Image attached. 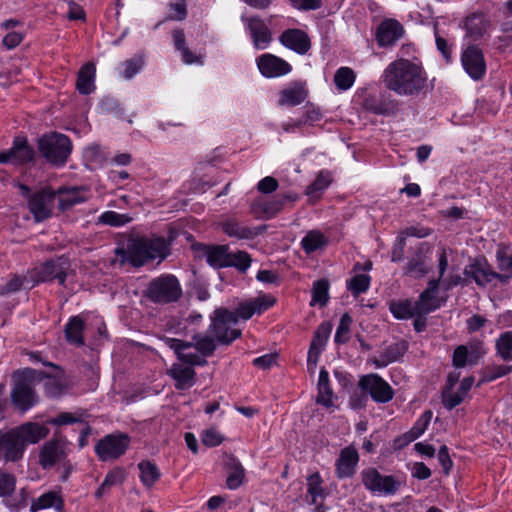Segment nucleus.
Wrapping results in <instances>:
<instances>
[{
	"label": "nucleus",
	"instance_id": "1a4fd4ad",
	"mask_svg": "<svg viewBox=\"0 0 512 512\" xmlns=\"http://www.w3.org/2000/svg\"><path fill=\"white\" fill-rule=\"evenodd\" d=\"M16 477L14 474L0 469V498L5 499V505L14 512H17L28 505L29 494L25 488L20 489L17 495Z\"/></svg>",
	"mask_w": 512,
	"mask_h": 512
},
{
	"label": "nucleus",
	"instance_id": "6e6552de",
	"mask_svg": "<svg viewBox=\"0 0 512 512\" xmlns=\"http://www.w3.org/2000/svg\"><path fill=\"white\" fill-rule=\"evenodd\" d=\"M69 269V259L67 257L60 256L55 259H49L35 267L32 271L31 277L36 282H50L57 279L59 284L64 286L67 277V271Z\"/></svg>",
	"mask_w": 512,
	"mask_h": 512
},
{
	"label": "nucleus",
	"instance_id": "e433bc0d",
	"mask_svg": "<svg viewBox=\"0 0 512 512\" xmlns=\"http://www.w3.org/2000/svg\"><path fill=\"white\" fill-rule=\"evenodd\" d=\"M307 95L308 93L303 83L295 82L291 87L281 91L279 104L296 106L301 104L306 99Z\"/></svg>",
	"mask_w": 512,
	"mask_h": 512
},
{
	"label": "nucleus",
	"instance_id": "a18cd8bd",
	"mask_svg": "<svg viewBox=\"0 0 512 512\" xmlns=\"http://www.w3.org/2000/svg\"><path fill=\"white\" fill-rule=\"evenodd\" d=\"M432 418V411L427 410L425 411L420 418L416 421L414 426L403 435V438L405 439V444H408L417 438H419L424 431L427 429V426Z\"/></svg>",
	"mask_w": 512,
	"mask_h": 512
},
{
	"label": "nucleus",
	"instance_id": "4468645a",
	"mask_svg": "<svg viewBox=\"0 0 512 512\" xmlns=\"http://www.w3.org/2000/svg\"><path fill=\"white\" fill-rule=\"evenodd\" d=\"M462 65L468 75L478 81L486 73V62L482 50L476 45L468 46L461 56Z\"/></svg>",
	"mask_w": 512,
	"mask_h": 512
},
{
	"label": "nucleus",
	"instance_id": "58836bf2",
	"mask_svg": "<svg viewBox=\"0 0 512 512\" xmlns=\"http://www.w3.org/2000/svg\"><path fill=\"white\" fill-rule=\"evenodd\" d=\"M425 259L426 255L424 254L423 249L421 247L418 248L415 254L407 262L405 273L416 279L424 277L430 270Z\"/></svg>",
	"mask_w": 512,
	"mask_h": 512
},
{
	"label": "nucleus",
	"instance_id": "412c9836",
	"mask_svg": "<svg viewBox=\"0 0 512 512\" xmlns=\"http://www.w3.org/2000/svg\"><path fill=\"white\" fill-rule=\"evenodd\" d=\"M65 440L51 439L44 444L40 451L39 462L44 469L50 468L55 463L66 457Z\"/></svg>",
	"mask_w": 512,
	"mask_h": 512
},
{
	"label": "nucleus",
	"instance_id": "5fc2aeb1",
	"mask_svg": "<svg viewBox=\"0 0 512 512\" xmlns=\"http://www.w3.org/2000/svg\"><path fill=\"white\" fill-rule=\"evenodd\" d=\"M307 486V492L311 496L312 503L316 504L317 498H322L324 496V490L322 488V479L318 472L308 476Z\"/></svg>",
	"mask_w": 512,
	"mask_h": 512
},
{
	"label": "nucleus",
	"instance_id": "b1692460",
	"mask_svg": "<svg viewBox=\"0 0 512 512\" xmlns=\"http://www.w3.org/2000/svg\"><path fill=\"white\" fill-rule=\"evenodd\" d=\"M403 33V26L397 20L388 19L378 26L376 40L381 47L390 46L400 39Z\"/></svg>",
	"mask_w": 512,
	"mask_h": 512
},
{
	"label": "nucleus",
	"instance_id": "3c124183",
	"mask_svg": "<svg viewBox=\"0 0 512 512\" xmlns=\"http://www.w3.org/2000/svg\"><path fill=\"white\" fill-rule=\"evenodd\" d=\"M331 183L329 173L320 172L316 179L307 186L306 194L311 198H317L318 194L325 190Z\"/></svg>",
	"mask_w": 512,
	"mask_h": 512
},
{
	"label": "nucleus",
	"instance_id": "052dcab7",
	"mask_svg": "<svg viewBox=\"0 0 512 512\" xmlns=\"http://www.w3.org/2000/svg\"><path fill=\"white\" fill-rule=\"evenodd\" d=\"M187 3L185 0H178L169 4V14L166 20L182 21L187 17Z\"/></svg>",
	"mask_w": 512,
	"mask_h": 512
},
{
	"label": "nucleus",
	"instance_id": "aec40b11",
	"mask_svg": "<svg viewBox=\"0 0 512 512\" xmlns=\"http://www.w3.org/2000/svg\"><path fill=\"white\" fill-rule=\"evenodd\" d=\"M438 288L439 279L429 280L427 288L420 293L416 301L418 314H429L441 307L444 301L437 296Z\"/></svg>",
	"mask_w": 512,
	"mask_h": 512
},
{
	"label": "nucleus",
	"instance_id": "cd10ccee",
	"mask_svg": "<svg viewBox=\"0 0 512 512\" xmlns=\"http://www.w3.org/2000/svg\"><path fill=\"white\" fill-rule=\"evenodd\" d=\"M358 460V452L354 447L348 446L342 449L339 458L336 461V472L338 478L343 479L353 476Z\"/></svg>",
	"mask_w": 512,
	"mask_h": 512
},
{
	"label": "nucleus",
	"instance_id": "39448f33",
	"mask_svg": "<svg viewBox=\"0 0 512 512\" xmlns=\"http://www.w3.org/2000/svg\"><path fill=\"white\" fill-rule=\"evenodd\" d=\"M35 371L30 368L19 372L14 381L11 391V401L13 405L25 412L38 402V396L33 388Z\"/></svg>",
	"mask_w": 512,
	"mask_h": 512
},
{
	"label": "nucleus",
	"instance_id": "6e6d98bb",
	"mask_svg": "<svg viewBox=\"0 0 512 512\" xmlns=\"http://www.w3.org/2000/svg\"><path fill=\"white\" fill-rule=\"evenodd\" d=\"M132 220L127 214H119L114 211H106L99 217V222L105 225L119 227L129 223Z\"/></svg>",
	"mask_w": 512,
	"mask_h": 512
},
{
	"label": "nucleus",
	"instance_id": "c756f323",
	"mask_svg": "<svg viewBox=\"0 0 512 512\" xmlns=\"http://www.w3.org/2000/svg\"><path fill=\"white\" fill-rule=\"evenodd\" d=\"M364 108L376 115H394L398 110V103L395 100L388 99L384 96H370L364 100Z\"/></svg>",
	"mask_w": 512,
	"mask_h": 512
},
{
	"label": "nucleus",
	"instance_id": "f704fd0d",
	"mask_svg": "<svg viewBox=\"0 0 512 512\" xmlns=\"http://www.w3.org/2000/svg\"><path fill=\"white\" fill-rule=\"evenodd\" d=\"M96 67L92 62L83 65L77 76L76 89L82 95H88L95 90Z\"/></svg>",
	"mask_w": 512,
	"mask_h": 512
},
{
	"label": "nucleus",
	"instance_id": "4d7b16f0",
	"mask_svg": "<svg viewBox=\"0 0 512 512\" xmlns=\"http://www.w3.org/2000/svg\"><path fill=\"white\" fill-rule=\"evenodd\" d=\"M352 324V318L348 313L342 315L340 323L337 327L335 334V342L338 344H344L349 340L350 326Z\"/></svg>",
	"mask_w": 512,
	"mask_h": 512
},
{
	"label": "nucleus",
	"instance_id": "09e8293b",
	"mask_svg": "<svg viewBox=\"0 0 512 512\" xmlns=\"http://www.w3.org/2000/svg\"><path fill=\"white\" fill-rule=\"evenodd\" d=\"M301 244L304 251L309 254L325 246L326 240L320 232L311 231L302 239Z\"/></svg>",
	"mask_w": 512,
	"mask_h": 512
},
{
	"label": "nucleus",
	"instance_id": "13d9d810",
	"mask_svg": "<svg viewBox=\"0 0 512 512\" xmlns=\"http://www.w3.org/2000/svg\"><path fill=\"white\" fill-rule=\"evenodd\" d=\"M441 398L443 406L452 410L463 402L465 396L459 391L453 392V389H442Z\"/></svg>",
	"mask_w": 512,
	"mask_h": 512
},
{
	"label": "nucleus",
	"instance_id": "f03ea898",
	"mask_svg": "<svg viewBox=\"0 0 512 512\" xmlns=\"http://www.w3.org/2000/svg\"><path fill=\"white\" fill-rule=\"evenodd\" d=\"M385 87L398 95L413 96L428 89V77L424 68L408 59L399 58L384 70Z\"/></svg>",
	"mask_w": 512,
	"mask_h": 512
},
{
	"label": "nucleus",
	"instance_id": "ddd939ff",
	"mask_svg": "<svg viewBox=\"0 0 512 512\" xmlns=\"http://www.w3.org/2000/svg\"><path fill=\"white\" fill-rule=\"evenodd\" d=\"M24 451V441L16 427L6 432L0 430V453L6 461L15 462L21 459Z\"/></svg>",
	"mask_w": 512,
	"mask_h": 512
},
{
	"label": "nucleus",
	"instance_id": "0eeeda50",
	"mask_svg": "<svg viewBox=\"0 0 512 512\" xmlns=\"http://www.w3.org/2000/svg\"><path fill=\"white\" fill-rule=\"evenodd\" d=\"M131 439L125 433H113L100 439L95 445V453L99 460L106 462L116 460L125 454Z\"/></svg>",
	"mask_w": 512,
	"mask_h": 512
},
{
	"label": "nucleus",
	"instance_id": "4c0bfd02",
	"mask_svg": "<svg viewBox=\"0 0 512 512\" xmlns=\"http://www.w3.org/2000/svg\"><path fill=\"white\" fill-rule=\"evenodd\" d=\"M488 21L483 14H472L465 20L466 36L477 41L487 32Z\"/></svg>",
	"mask_w": 512,
	"mask_h": 512
},
{
	"label": "nucleus",
	"instance_id": "ea45409f",
	"mask_svg": "<svg viewBox=\"0 0 512 512\" xmlns=\"http://www.w3.org/2000/svg\"><path fill=\"white\" fill-rule=\"evenodd\" d=\"M317 388H318V395L316 398V403L320 404L326 408L332 407L333 406V401H332L333 391H332L330 383H329L328 371L324 367L320 370Z\"/></svg>",
	"mask_w": 512,
	"mask_h": 512
},
{
	"label": "nucleus",
	"instance_id": "473e14b6",
	"mask_svg": "<svg viewBox=\"0 0 512 512\" xmlns=\"http://www.w3.org/2000/svg\"><path fill=\"white\" fill-rule=\"evenodd\" d=\"M331 330L332 325L329 322H323L322 324L319 325V327L314 333L313 339L310 344L308 353L309 362H317L321 349L324 347L326 341L328 340Z\"/></svg>",
	"mask_w": 512,
	"mask_h": 512
},
{
	"label": "nucleus",
	"instance_id": "680f3d73",
	"mask_svg": "<svg viewBox=\"0 0 512 512\" xmlns=\"http://www.w3.org/2000/svg\"><path fill=\"white\" fill-rule=\"evenodd\" d=\"M512 371L511 365H492L486 367L484 371L483 381H493L497 378L505 376Z\"/></svg>",
	"mask_w": 512,
	"mask_h": 512
},
{
	"label": "nucleus",
	"instance_id": "0e129e2a",
	"mask_svg": "<svg viewBox=\"0 0 512 512\" xmlns=\"http://www.w3.org/2000/svg\"><path fill=\"white\" fill-rule=\"evenodd\" d=\"M285 204V197H277L262 205V211L266 218L274 217L279 211L282 210Z\"/></svg>",
	"mask_w": 512,
	"mask_h": 512
},
{
	"label": "nucleus",
	"instance_id": "a211bd4d",
	"mask_svg": "<svg viewBox=\"0 0 512 512\" xmlns=\"http://www.w3.org/2000/svg\"><path fill=\"white\" fill-rule=\"evenodd\" d=\"M279 42L300 55L306 54L311 48L310 37L304 30L298 28L284 30L279 35Z\"/></svg>",
	"mask_w": 512,
	"mask_h": 512
},
{
	"label": "nucleus",
	"instance_id": "e2e57ef3",
	"mask_svg": "<svg viewBox=\"0 0 512 512\" xmlns=\"http://www.w3.org/2000/svg\"><path fill=\"white\" fill-rule=\"evenodd\" d=\"M44 382L45 393L50 397H57L63 393L64 386L62 382L52 376L46 375Z\"/></svg>",
	"mask_w": 512,
	"mask_h": 512
},
{
	"label": "nucleus",
	"instance_id": "dca6fc26",
	"mask_svg": "<svg viewBox=\"0 0 512 512\" xmlns=\"http://www.w3.org/2000/svg\"><path fill=\"white\" fill-rule=\"evenodd\" d=\"M245 23L254 48L258 50L266 49L273 40V33L265 21L259 16H252L246 18Z\"/></svg>",
	"mask_w": 512,
	"mask_h": 512
},
{
	"label": "nucleus",
	"instance_id": "c03bdc74",
	"mask_svg": "<svg viewBox=\"0 0 512 512\" xmlns=\"http://www.w3.org/2000/svg\"><path fill=\"white\" fill-rule=\"evenodd\" d=\"M140 470V480L147 488H151L161 476V473L155 463L145 460L138 463Z\"/></svg>",
	"mask_w": 512,
	"mask_h": 512
},
{
	"label": "nucleus",
	"instance_id": "c85d7f7f",
	"mask_svg": "<svg viewBox=\"0 0 512 512\" xmlns=\"http://www.w3.org/2000/svg\"><path fill=\"white\" fill-rule=\"evenodd\" d=\"M408 342L405 340H400L395 343L390 344L385 348V350L373 360V363L376 367H386L390 363L399 361L404 354L408 350Z\"/></svg>",
	"mask_w": 512,
	"mask_h": 512
},
{
	"label": "nucleus",
	"instance_id": "69168bd1",
	"mask_svg": "<svg viewBox=\"0 0 512 512\" xmlns=\"http://www.w3.org/2000/svg\"><path fill=\"white\" fill-rule=\"evenodd\" d=\"M25 280V276H12V278L5 285L0 287V295H7L19 291Z\"/></svg>",
	"mask_w": 512,
	"mask_h": 512
},
{
	"label": "nucleus",
	"instance_id": "423d86ee",
	"mask_svg": "<svg viewBox=\"0 0 512 512\" xmlns=\"http://www.w3.org/2000/svg\"><path fill=\"white\" fill-rule=\"evenodd\" d=\"M237 315L226 308H218L211 318L210 331L214 334L217 342L229 345L241 336V330L235 328Z\"/></svg>",
	"mask_w": 512,
	"mask_h": 512
},
{
	"label": "nucleus",
	"instance_id": "f257e3e1",
	"mask_svg": "<svg viewBox=\"0 0 512 512\" xmlns=\"http://www.w3.org/2000/svg\"><path fill=\"white\" fill-rule=\"evenodd\" d=\"M170 243L162 236L135 237L128 239L126 245L118 246L111 264L124 267L129 264L140 268L156 259L162 262L170 254Z\"/></svg>",
	"mask_w": 512,
	"mask_h": 512
},
{
	"label": "nucleus",
	"instance_id": "2eb2a0df",
	"mask_svg": "<svg viewBox=\"0 0 512 512\" xmlns=\"http://www.w3.org/2000/svg\"><path fill=\"white\" fill-rule=\"evenodd\" d=\"M58 208L62 212L70 210L77 204L88 201L91 197L87 186L59 187L56 191Z\"/></svg>",
	"mask_w": 512,
	"mask_h": 512
},
{
	"label": "nucleus",
	"instance_id": "49530a36",
	"mask_svg": "<svg viewBox=\"0 0 512 512\" xmlns=\"http://www.w3.org/2000/svg\"><path fill=\"white\" fill-rule=\"evenodd\" d=\"M329 281L327 279H319L313 283L311 306L319 304L325 306L329 300Z\"/></svg>",
	"mask_w": 512,
	"mask_h": 512
},
{
	"label": "nucleus",
	"instance_id": "bb28decb",
	"mask_svg": "<svg viewBox=\"0 0 512 512\" xmlns=\"http://www.w3.org/2000/svg\"><path fill=\"white\" fill-rule=\"evenodd\" d=\"M167 375L175 381L177 390H187L196 382V372L193 367L184 366L181 363H174L167 371Z\"/></svg>",
	"mask_w": 512,
	"mask_h": 512
},
{
	"label": "nucleus",
	"instance_id": "864d4df0",
	"mask_svg": "<svg viewBox=\"0 0 512 512\" xmlns=\"http://www.w3.org/2000/svg\"><path fill=\"white\" fill-rule=\"evenodd\" d=\"M370 286V276L366 274L355 275L348 283L347 288L352 295L357 297L366 292Z\"/></svg>",
	"mask_w": 512,
	"mask_h": 512
},
{
	"label": "nucleus",
	"instance_id": "f8f14e48",
	"mask_svg": "<svg viewBox=\"0 0 512 512\" xmlns=\"http://www.w3.org/2000/svg\"><path fill=\"white\" fill-rule=\"evenodd\" d=\"M56 193L45 188L33 194L29 200V209L37 222L44 221L52 215Z\"/></svg>",
	"mask_w": 512,
	"mask_h": 512
},
{
	"label": "nucleus",
	"instance_id": "6ab92c4d",
	"mask_svg": "<svg viewBox=\"0 0 512 512\" xmlns=\"http://www.w3.org/2000/svg\"><path fill=\"white\" fill-rule=\"evenodd\" d=\"M260 73L267 78H275L288 74L292 67L280 57L266 53L257 58Z\"/></svg>",
	"mask_w": 512,
	"mask_h": 512
},
{
	"label": "nucleus",
	"instance_id": "a19ab883",
	"mask_svg": "<svg viewBox=\"0 0 512 512\" xmlns=\"http://www.w3.org/2000/svg\"><path fill=\"white\" fill-rule=\"evenodd\" d=\"M390 312L397 319H410L418 314V307L416 301L412 300H400L392 301L389 305Z\"/></svg>",
	"mask_w": 512,
	"mask_h": 512
},
{
	"label": "nucleus",
	"instance_id": "5701e85b",
	"mask_svg": "<svg viewBox=\"0 0 512 512\" xmlns=\"http://www.w3.org/2000/svg\"><path fill=\"white\" fill-rule=\"evenodd\" d=\"M222 231L229 237H234L240 240H250L260 235L265 227L251 228L244 223L238 221L236 218H229L220 223Z\"/></svg>",
	"mask_w": 512,
	"mask_h": 512
},
{
	"label": "nucleus",
	"instance_id": "f3484780",
	"mask_svg": "<svg viewBox=\"0 0 512 512\" xmlns=\"http://www.w3.org/2000/svg\"><path fill=\"white\" fill-rule=\"evenodd\" d=\"M33 158L34 150L28 145L25 137H16L9 150L0 152V164L10 162L22 165L32 161Z\"/></svg>",
	"mask_w": 512,
	"mask_h": 512
},
{
	"label": "nucleus",
	"instance_id": "72a5a7b5",
	"mask_svg": "<svg viewBox=\"0 0 512 512\" xmlns=\"http://www.w3.org/2000/svg\"><path fill=\"white\" fill-rule=\"evenodd\" d=\"M48 508H54L58 512L64 509V500L59 492L48 491L34 499L30 506V512H38Z\"/></svg>",
	"mask_w": 512,
	"mask_h": 512
},
{
	"label": "nucleus",
	"instance_id": "7c9ffc66",
	"mask_svg": "<svg viewBox=\"0 0 512 512\" xmlns=\"http://www.w3.org/2000/svg\"><path fill=\"white\" fill-rule=\"evenodd\" d=\"M224 465L229 474L226 479V485L229 489H237L243 482L245 471L240 461L232 454H225Z\"/></svg>",
	"mask_w": 512,
	"mask_h": 512
},
{
	"label": "nucleus",
	"instance_id": "9d476101",
	"mask_svg": "<svg viewBox=\"0 0 512 512\" xmlns=\"http://www.w3.org/2000/svg\"><path fill=\"white\" fill-rule=\"evenodd\" d=\"M362 483L372 493L393 495L401 483L392 475H381L375 468H368L361 472Z\"/></svg>",
	"mask_w": 512,
	"mask_h": 512
},
{
	"label": "nucleus",
	"instance_id": "9b49d317",
	"mask_svg": "<svg viewBox=\"0 0 512 512\" xmlns=\"http://www.w3.org/2000/svg\"><path fill=\"white\" fill-rule=\"evenodd\" d=\"M360 389L369 394L376 403H388L394 397V390L378 374H368L362 376L358 382Z\"/></svg>",
	"mask_w": 512,
	"mask_h": 512
},
{
	"label": "nucleus",
	"instance_id": "8fccbe9b",
	"mask_svg": "<svg viewBox=\"0 0 512 512\" xmlns=\"http://www.w3.org/2000/svg\"><path fill=\"white\" fill-rule=\"evenodd\" d=\"M355 81V73L349 67L339 68L334 76V83L339 90L349 89Z\"/></svg>",
	"mask_w": 512,
	"mask_h": 512
},
{
	"label": "nucleus",
	"instance_id": "603ef678",
	"mask_svg": "<svg viewBox=\"0 0 512 512\" xmlns=\"http://www.w3.org/2000/svg\"><path fill=\"white\" fill-rule=\"evenodd\" d=\"M227 267H235L241 272H245L251 265V257L245 251L235 253L229 251Z\"/></svg>",
	"mask_w": 512,
	"mask_h": 512
},
{
	"label": "nucleus",
	"instance_id": "bf43d9fd",
	"mask_svg": "<svg viewBox=\"0 0 512 512\" xmlns=\"http://www.w3.org/2000/svg\"><path fill=\"white\" fill-rule=\"evenodd\" d=\"M123 77L125 79H131L137 74L144 65V59L141 55H135L132 58L126 60L124 63Z\"/></svg>",
	"mask_w": 512,
	"mask_h": 512
},
{
	"label": "nucleus",
	"instance_id": "de8ad7c7",
	"mask_svg": "<svg viewBox=\"0 0 512 512\" xmlns=\"http://www.w3.org/2000/svg\"><path fill=\"white\" fill-rule=\"evenodd\" d=\"M497 355L504 360H512V331H506L496 340Z\"/></svg>",
	"mask_w": 512,
	"mask_h": 512
},
{
	"label": "nucleus",
	"instance_id": "338daca9",
	"mask_svg": "<svg viewBox=\"0 0 512 512\" xmlns=\"http://www.w3.org/2000/svg\"><path fill=\"white\" fill-rule=\"evenodd\" d=\"M178 360L188 364L190 367L205 366L207 364V360L200 353H186L185 350L181 352Z\"/></svg>",
	"mask_w": 512,
	"mask_h": 512
},
{
	"label": "nucleus",
	"instance_id": "2f4dec72",
	"mask_svg": "<svg viewBox=\"0 0 512 512\" xmlns=\"http://www.w3.org/2000/svg\"><path fill=\"white\" fill-rule=\"evenodd\" d=\"M16 428L24 441L25 446L27 444L38 443L49 434V429L45 425L36 422H27Z\"/></svg>",
	"mask_w": 512,
	"mask_h": 512
},
{
	"label": "nucleus",
	"instance_id": "7ed1b4c3",
	"mask_svg": "<svg viewBox=\"0 0 512 512\" xmlns=\"http://www.w3.org/2000/svg\"><path fill=\"white\" fill-rule=\"evenodd\" d=\"M143 297L156 305L176 303L183 291L178 278L173 274H162L149 281L143 290Z\"/></svg>",
	"mask_w": 512,
	"mask_h": 512
},
{
	"label": "nucleus",
	"instance_id": "774afa93",
	"mask_svg": "<svg viewBox=\"0 0 512 512\" xmlns=\"http://www.w3.org/2000/svg\"><path fill=\"white\" fill-rule=\"evenodd\" d=\"M224 437L215 429H208L202 435V443L208 447L220 445Z\"/></svg>",
	"mask_w": 512,
	"mask_h": 512
},
{
	"label": "nucleus",
	"instance_id": "4be33fe9",
	"mask_svg": "<svg viewBox=\"0 0 512 512\" xmlns=\"http://www.w3.org/2000/svg\"><path fill=\"white\" fill-rule=\"evenodd\" d=\"M466 277L472 278L478 286L484 287L494 280V271L485 258H476L464 269Z\"/></svg>",
	"mask_w": 512,
	"mask_h": 512
},
{
	"label": "nucleus",
	"instance_id": "37998d69",
	"mask_svg": "<svg viewBox=\"0 0 512 512\" xmlns=\"http://www.w3.org/2000/svg\"><path fill=\"white\" fill-rule=\"evenodd\" d=\"M126 478L125 470L121 467H115L108 472L104 481L95 492L96 498H101L113 486L121 485Z\"/></svg>",
	"mask_w": 512,
	"mask_h": 512
},
{
	"label": "nucleus",
	"instance_id": "c9c22d12",
	"mask_svg": "<svg viewBox=\"0 0 512 512\" xmlns=\"http://www.w3.org/2000/svg\"><path fill=\"white\" fill-rule=\"evenodd\" d=\"M85 329V321L80 316H73L69 319L64 327L66 341L75 346H83L85 344L83 332Z\"/></svg>",
	"mask_w": 512,
	"mask_h": 512
},
{
	"label": "nucleus",
	"instance_id": "20e7f679",
	"mask_svg": "<svg viewBox=\"0 0 512 512\" xmlns=\"http://www.w3.org/2000/svg\"><path fill=\"white\" fill-rule=\"evenodd\" d=\"M38 150L48 163L62 166L71 154L72 143L66 135L53 132L39 138Z\"/></svg>",
	"mask_w": 512,
	"mask_h": 512
},
{
	"label": "nucleus",
	"instance_id": "79ce46f5",
	"mask_svg": "<svg viewBox=\"0 0 512 512\" xmlns=\"http://www.w3.org/2000/svg\"><path fill=\"white\" fill-rule=\"evenodd\" d=\"M216 339L209 335L196 333L192 336V341H189L191 348H195L203 358L213 355L216 350Z\"/></svg>",
	"mask_w": 512,
	"mask_h": 512
},
{
	"label": "nucleus",
	"instance_id": "a878e982",
	"mask_svg": "<svg viewBox=\"0 0 512 512\" xmlns=\"http://www.w3.org/2000/svg\"><path fill=\"white\" fill-rule=\"evenodd\" d=\"M470 347V351L465 345H459L454 349L452 364L455 368H463L467 364L474 365L484 354L481 343L471 344Z\"/></svg>",
	"mask_w": 512,
	"mask_h": 512
},
{
	"label": "nucleus",
	"instance_id": "393cba45",
	"mask_svg": "<svg viewBox=\"0 0 512 512\" xmlns=\"http://www.w3.org/2000/svg\"><path fill=\"white\" fill-rule=\"evenodd\" d=\"M197 250L206 258L207 263L216 269L227 267L229 257L228 245L199 244Z\"/></svg>",
	"mask_w": 512,
	"mask_h": 512
}]
</instances>
